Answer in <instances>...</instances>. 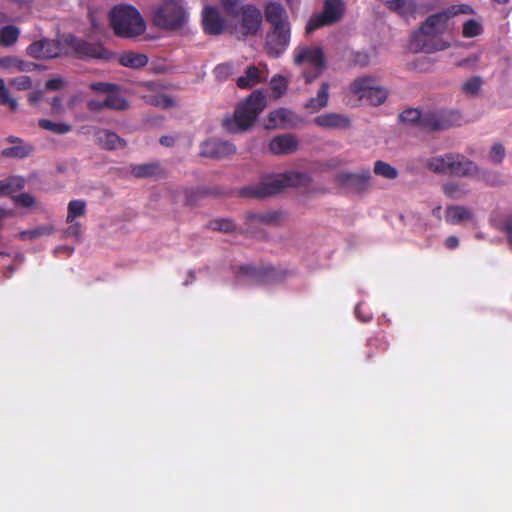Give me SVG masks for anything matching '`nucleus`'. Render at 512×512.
<instances>
[{
    "label": "nucleus",
    "mask_w": 512,
    "mask_h": 512,
    "mask_svg": "<svg viewBox=\"0 0 512 512\" xmlns=\"http://www.w3.org/2000/svg\"><path fill=\"white\" fill-rule=\"evenodd\" d=\"M450 17L451 14L448 11L430 15L420 28L412 34L411 49L415 52L432 53L448 48L449 44L443 41L441 35L446 30Z\"/></svg>",
    "instance_id": "1"
},
{
    "label": "nucleus",
    "mask_w": 512,
    "mask_h": 512,
    "mask_svg": "<svg viewBox=\"0 0 512 512\" xmlns=\"http://www.w3.org/2000/svg\"><path fill=\"white\" fill-rule=\"evenodd\" d=\"M226 16L235 22L229 25V33L239 40H245L249 36H255L262 25L263 15L254 4H241V0H235L232 8L221 4Z\"/></svg>",
    "instance_id": "2"
},
{
    "label": "nucleus",
    "mask_w": 512,
    "mask_h": 512,
    "mask_svg": "<svg viewBox=\"0 0 512 512\" xmlns=\"http://www.w3.org/2000/svg\"><path fill=\"white\" fill-rule=\"evenodd\" d=\"M266 107V97L262 91L256 90L234 111L232 117L222 121L223 128L229 133H239L251 128L259 114Z\"/></svg>",
    "instance_id": "3"
},
{
    "label": "nucleus",
    "mask_w": 512,
    "mask_h": 512,
    "mask_svg": "<svg viewBox=\"0 0 512 512\" xmlns=\"http://www.w3.org/2000/svg\"><path fill=\"white\" fill-rule=\"evenodd\" d=\"M109 20L115 35L121 38H135L146 30L143 17L131 5L113 7L109 13Z\"/></svg>",
    "instance_id": "4"
},
{
    "label": "nucleus",
    "mask_w": 512,
    "mask_h": 512,
    "mask_svg": "<svg viewBox=\"0 0 512 512\" xmlns=\"http://www.w3.org/2000/svg\"><path fill=\"white\" fill-rule=\"evenodd\" d=\"M189 20L184 0H163L152 9L153 24L163 30L182 29Z\"/></svg>",
    "instance_id": "5"
},
{
    "label": "nucleus",
    "mask_w": 512,
    "mask_h": 512,
    "mask_svg": "<svg viewBox=\"0 0 512 512\" xmlns=\"http://www.w3.org/2000/svg\"><path fill=\"white\" fill-rule=\"evenodd\" d=\"M305 175L288 172L264 178L260 183L244 187L240 195L246 198H265L280 193L284 188L296 186Z\"/></svg>",
    "instance_id": "6"
},
{
    "label": "nucleus",
    "mask_w": 512,
    "mask_h": 512,
    "mask_svg": "<svg viewBox=\"0 0 512 512\" xmlns=\"http://www.w3.org/2000/svg\"><path fill=\"white\" fill-rule=\"evenodd\" d=\"M293 57L296 65L306 63L311 67V70L303 72L306 83L313 82L326 67L324 51L320 46H297L293 51Z\"/></svg>",
    "instance_id": "7"
},
{
    "label": "nucleus",
    "mask_w": 512,
    "mask_h": 512,
    "mask_svg": "<svg viewBox=\"0 0 512 512\" xmlns=\"http://www.w3.org/2000/svg\"><path fill=\"white\" fill-rule=\"evenodd\" d=\"M63 44L69 48L71 54L82 60L86 59H102L111 58V52L107 50L101 43H92L84 39L78 38L72 34L63 37Z\"/></svg>",
    "instance_id": "8"
},
{
    "label": "nucleus",
    "mask_w": 512,
    "mask_h": 512,
    "mask_svg": "<svg viewBox=\"0 0 512 512\" xmlns=\"http://www.w3.org/2000/svg\"><path fill=\"white\" fill-rule=\"evenodd\" d=\"M345 13V3L342 0H325L323 10L319 14H314L306 25V33L330 26L339 22Z\"/></svg>",
    "instance_id": "9"
},
{
    "label": "nucleus",
    "mask_w": 512,
    "mask_h": 512,
    "mask_svg": "<svg viewBox=\"0 0 512 512\" xmlns=\"http://www.w3.org/2000/svg\"><path fill=\"white\" fill-rule=\"evenodd\" d=\"M350 89L359 99L366 100L374 106L384 103L388 96V91L383 87L377 86L375 79L369 76L355 79Z\"/></svg>",
    "instance_id": "10"
},
{
    "label": "nucleus",
    "mask_w": 512,
    "mask_h": 512,
    "mask_svg": "<svg viewBox=\"0 0 512 512\" xmlns=\"http://www.w3.org/2000/svg\"><path fill=\"white\" fill-rule=\"evenodd\" d=\"M461 114L456 110H434L424 112L422 130L428 132L442 131L459 125Z\"/></svg>",
    "instance_id": "11"
},
{
    "label": "nucleus",
    "mask_w": 512,
    "mask_h": 512,
    "mask_svg": "<svg viewBox=\"0 0 512 512\" xmlns=\"http://www.w3.org/2000/svg\"><path fill=\"white\" fill-rule=\"evenodd\" d=\"M291 26L271 27L265 38V51L270 57H280L288 48Z\"/></svg>",
    "instance_id": "12"
},
{
    "label": "nucleus",
    "mask_w": 512,
    "mask_h": 512,
    "mask_svg": "<svg viewBox=\"0 0 512 512\" xmlns=\"http://www.w3.org/2000/svg\"><path fill=\"white\" fill-rule=\"evenodd\" d=\"M64 46L65 45L63 44V39L55 40L49 38H42L31 43L26 48V53L28 56L34 59H52L62 54Z\"/></svg>",
    "instance_id": "13"
},
{
    "label": "nucleus",
    "mask_w": 512,
    "mask_h": 512,
    "mask_svg": "<svg viewBox=\"0 0 512 512\" xmlns=\"http://www.w3.org/2000/svg\"><path fill=\"white\" fill-rule=\"evenodd\" d=\"M202 28L205 34L209 36H218L229 31V25L222 16L219 9L215 6L207 5L202 10Z\"/></svg>",
    "instance_id": "14"
},
{
    "label": "nucleus",
    "mask_w": 512,
    "mask_h": 512,
    "mask_svg": "<svg viewBox=\"0 0 512 512\" xmlns=\"http://www.w3.org/2000/svg\"><path fill=\"white\" fill-rule=\"evenodd\" d=\"M371 179L369 170H363L358 173L341 172L335 176V183L343 188L354 192H364L368 189Z\"/></svg>",
    "instance_id": "15"
},
{
    "label": "nucleus",
    "mask_w": 512,
    "mask_h": 512,
    "mask_svg": "<svg viewBox=\"0 0 512 512\" xmlns=\"http://www.w3.org/2000/svg\"><path fill=\"white\" fill-rule=\"evenodd\" d=\"M303 123V119L291 110L281 107L268 115L267 128H295Z\"/></svg>",
    "instance_id": "16"
},
{
    "label": "nucleus",
    "mask_w": 512,
    "mask_h": 512,
    "mask_svg": "<svg viewBox=\"0 0 512 512\" xmlns=\"http://www.w3.org/2000/svg\"><path fill=\"white\" fill-rule=\"evenodd\" d=\"M201 155L213 159H223L236 153V147L229 141L210 139L201 145Z\"/></svg>",
    "instance_id": "17"
},
{
    "label": "nucleus",
    "mask_w": 512,
    "mask_h": 512,
    "mask_svg": "<svg viewBox=\"0 0 512 512\" xmlns=\"http://www.w3.org/2000/svg\"><path fill=\"white\" fill-rule=\"evenodd\" d=\"M264 16L271 27L291 26L285 7L279 2L267 3L264 8Z\"/></svg>",
    "instance_id": "18"
},
{
    "label": "nucleus",
    "mask_w": 512,
    "mask_h": 512,
    "mask_svg": "<svg viewBox=\"0 0 512 512\" xmlns=\"http://www.w3.org/2000/svg\"><path fill=\"white\" fill-rule=\"evenodd\" d=\"M241 271L245 275H250L261 283H270L284 278L285 273L273 266L254 268L251 266H242Z\"/></svg>",
    "instance_id": "19"
},
{
    "label": "nucleus",
    "mask_w": 512,
    "mask_h": 512,
    "mask_svg": "<svg viewBox=\"0 0 512 512\" xmlns=\"http://www.w3.org/2000/svg\"><path fill=\"white\" fill-rule=\"evenodd\" d=\"M455 158L453 166L450 167L449 175L458 177H470L478 172L477 165L462 154L453 153Z\"/></svg>",
    "instance_id": "20"
},
{
    "label": "nucleus",
    "mask_w": 512,
    "mask_h": 512,
    "mask_svg": "<svg viewBox=\"0 0 512 512\" xmlns=\"http://www.w3.org/2000/svg\"><path fill=\"white\" fill-rule=\"evenodd\" d=\"M298 141L292 134L278 135L269 143V150L275 155L290 154L297 149Z\"/></svg>",
    "instance_id": "21"
},
{
    "label": "nucleus",
    "mask_w": 512,
    "mask_h": 512,
    "mask_svg": "<svg viewBox=\"0 0 512 512\" xmlns=\"http://www.w3.org/2000/svg\"><path fill=\"white\" fill-rule=\"evenodd\" d=\"M314 123L317 126L326 129H347L351 126L350 119L346 115L339 113H326L319 115L314 118Z\"/></svg>",
    "instance_id": "22"
},
{
    "label": "nucleus",
    "mask_w": 512,
    "mask_h": 512,
    "mask_svg": "<svg viewBox=\"0 0 512 512\" xmlns=\"http://www.w3.org/2000/svg\"><path fill=\"white\" fill-rule=\"evenodd\" d=\"M95 139L97 145L105 150H116L126 146V141L123 138L108 129H98L95 132Z\"/></svg>",
    "instance_id": "23"
},
{
    "label": "nucleus",
    "mask_w": 512,
    "mask_h": 512,
    "mask_svg": "<svg viewBox=\"0 0 512 512\" xmlns=\"http://www.w3.org/2000/svg\"><path fill=\"white\" fill-rule=\"evenodd\" d=\"M384 4L390 11L403 17L414 16L417 10L415 0H386Z\"/></svg>",
    "instance_id": "24"
},
{
    "label": "nucleus",
    "mask_w": 512,
    "mask_h": 512,
    "mask_svg": "<svg viewBox=\"0 0 512 512\" xmlns=\"http://www.w3.org/2000/svg\"><path fill=\"white\" fill-rule=\"evenodd\" d=\"M454 159L453 153L434 156L428 159L427 167L434 173L449 175L450 167L453 166L452 161Z\"/></svg>",
    "instance_id": "25"
},
{
    "label": "nucleus",
    "mask_w": 512,
    "mask_h": 512,
    "mask_svg": "<svg viewBox=\"0 0 512 512\" xmlns=\"http://www.w3.org/2000/svg\"><path fill=\"white\" fill-rule=\"evenodd\" d=\"M329 88H330L329 83L323 82L318 90L316 97L310 98L306 102L305 108L312 113L318 112L322 108H325L328 104Z\"/></svg>",
    "instance_id": "26"
},
{
    "label": "nucleus",
    "mask_w": 512,
    "mask_h": 512,
    "mask_svg": "<svg viewBox=\"0 0 512 512\" xmlns=\"http://www.w3.org/2000/svg\"><path fill=\"white\" fill-rule=\"evenodd\" d=\"M472 216L471 210L464 206L450 205L446 208V222L452 225L460 224L465 220H470Z\"/></svg>",
    "instance_id": "27"
},
{
    "label": "nucleus",
    "mask_w": 512,
    "mask_h": 512,
    "mask_svg": "<svg viewBox=\"0 0 512 512\" xmlns=\"http://www.w3.org/2000/svg\"><path fill=\"white\" fill-rule=\"evenodd\" d=\"M119 63L124 67L140 69L147 65L148 57L142 53L127 51L119 55Z\"/></svg>",
    "instance_id": "28"
},
{
    "label": "nucleus",
    "mask_w": 512,
    "mask_h": 512,
    "mask_svg": "<svg viewBox=\"0 0 512 512\" xmlns=\"http://www.w3.org/2000/svg\"><path fill=\"white\" fill-rule=\"evenodd\" d=\"M131 173L136 178L157 177L162 174V169L158 162H151V163L132 165Z\"/></svg>",
    "instance_id": "29"
},
{
    "label": "nucleus",
    "mask_w": 512,
    "mask_h": 512,
    "mask_svg": "<svg viewBox=\"0 0 512 512\" xmlns=\"http://www.w3.org/2000/svg\"><path fill=\"white\" fill-rule=\"evenodd\" d=\"M261 71L254 65L247 67L245 74L237 79V86L242 89L250 88L262 82Z\"/></svg>",
    "instance_id": "30"
},
{
    "label": "nucleus",
    "mask_w": 512,
    "mask_h": 512,
    "mask_svg": "<svg viewBox=\"0 0 512 512\" xmlns=\"http://www.w3.org/2000/svg\"><path fill=\"white\" fill-rule=\"evenodd\" d=\"M20 30L14 25H6L0 29V45L2 47H11L19 39Z\"/></svg>",
    "instance_id": "31"
},
{
    "label": "nucleus",
    "mask_w": 512,
    "mask_h": 512,
    "mask_svg": "<svg viewBox=\"0 0 512 512\" xmlns=\"http://www.w3.org/2000/svg\"><path fill=\"white\" fill-rule=\"evenodd\" d=\"M86 213V202L84 200L75 199L68 203L66 222L72 223L77 217L84 216Z\"/></svg>",
    "instance_id": "32"
},
{
    "label": "nucleus",
    "mask_w": 512,
    "mask_h": 512,
    "mask_svg": "<svg viewBox=\"0 0 512 512\" xmlns=\"http://www.w3.org/2000/svg\"><path fill=\"white\" fill-rule=\"evenodd\" d=\"M248 222H258L267 225L276 224L281 219L280 212L249 213L246 216Z\"/></svg>",
    "instance_id": "33"
},
{
    "label": "nucleus",
    "mask_w": 512,
    "mask_h": 512,
    "mask_svg": "<svg viewBox=\"0 0 512 512\" xmlns=\"http://www.w3.org/2000/svg\"><path fill=\"white\" fill-rule=\"evenodd\" d=\"M373 171L377 176H381L389 180L396 179L399 174L396 168L382 160H377L374 163Z\"/></svg>",
    "instance_id": "34"
},
{
    "label": "nucleus",
    "mask_w": 512,
    "mask_h": 512,
    "mask_svg": "<svg viewBox=\"0 0 512 512\" xmlns=\"http://www.w3.org/2000/svg\"><path fill=\"white\" fill-rule=\"evenodd\" d=\"M33 152L31 145H17L3 149L2 155L7 158L23 159Z\"/></svg>",
    "instance_id": "35"
},
{
    "label": "nucleus",
    "mask_w": 512,
    "mask_h": 512,
    "mask_svg": "<svg viewBox=\"0 0 512 512\" xmlns=\"http://www.w3.org/2000/svg\"><path fill=\"white\" fill-rule=\"evenodd\" d=\"M106 109L124 111L129 108V102L122 96L111 92L104 100Z\"/></svg>",
    "instance_id": "36"
},
{
    "label": "nucleus",
    "mask_w": 512,
    "mask_h": 512,
    "mask_svg": "<svg viewBox=\"0 0 512 512\" xmlns=\"http://www.w3.org/2000/svg\"><path fill=\"white\" fill-rule=\"evenodd\" d=\"M38 125L44 130L51 131L60 135L66 134L72 129L71 125L67 123H55L48 119H40Z\"/></svg>",
    "instance_id": "37"
},
{
    "label": "nucleus",
    "mask_w": 512,
    "mask_h": 512,
    "mask_svg": "<svg viewBox=\"0 0 512 512\" xmlns=\"http://www.w3.org/2000/svg\"><path fill=\"white\" fill-rule=\"evenodd\" d=\"M423 117L424 113L415 108L406 109L399 114V119L401 122L416 124L420 129H422Z\"/></svg>",
    "instance_id": "38"
},
{
    "label": "nucleus",
    "mask_w": 512,
    "mask_h": 512,
    "mask_svg": "<svg viewBox=\"0 0 512 512\" xmlns=\"http://www.w3.org/2000/svg\"><path fill=\"white\" fill-rule=\"evenodd\" d=\"M0 184V195H5L21 190L24 187L25 180L21 177H10L4 181L0 180Z\"/></svg>",
    "instance_id": "39"
},
{
    "label": "nucleus",
    "mask_w": 512,
    "mask_h": 512,
    "mask_svg": "<svg viewBox=\"0 0 512 512\" xmlns=\"http://www.w3.org/2000/svg\"><path fill=\"white\" fill-rule=\"evenodd\" d=\"M270 88L275 98L282 97L288 88V80L282 75H274L270 81Z\"/></svg>",
    "instance_id": "40"
},
{
    "label": "nucleus",
    "mask_w": 512,
    "mask_h": 512,
    "mask_svg": "<svg viewBox=\"0 0 512 512\" xmlns=\"http://www.w3.org/2000/svg\"><path fill=\"white\" fill-rule=\"evenodd\" d=\"M482 32V24L475 19H469L463 24L462 35L465 38H474L479 36Z\"/></svg>",
    "instance_id": "41"
},
{
    "label": "nucleus",
    "mask_w": 512,
    "mask_h": 512,
    "mask_svg": "<svg viewBox=\"0 0 512 512\" xmlns=\"http://www.w3.org/2000/svg\"><path fill=\"white\" fill-rule=\"evenodd\" d=\"M146 103L155 106V107H161L164 109L170 108L174 105V100L164 94L160 95H148L144 97Z\"/></svg>",
    "instance_id": "42"
},
{
    "label": "nucleus",
    "mask_w": 512,
    "mask_h": 512,
    "mask_svg": "<svg viewBox=\"0 0 512 512\" xmlns=\"http://www.w3.org/2000/svg\"><path fill=\"white\" fill-rule=\"evenodd\" d=\"M208 227L214 231L230 233L236 230L233 220L228 218L216 219L210 221Z\"/></svg>",
    "instance_id": "43"
},
{
    "label": "nucleus",
    "mask_w": 512,
    "mask_h": 512,
    "mask_svg": "<svg viewBox=\"0 0 512 512\" xmlns=\"http://www.w3.org/2000/svg\"><path fill=\"white\" fill-rule=\"evenodd\" d=\"M53 231L52 227L49 226H41L31 230H25L18 234V238L21 240H32L43 235H49Z\"/></svg>",
    "instance_id": "44"
},
{
    "label": "nucleus",
    "mask_w": 512,
    "mask_h": 512,
    "mask_svg": "<svg viewBox=\"0 0 512 512\" xmlns=\"http://www.w3.org/2000/svg\"><path fill=\"white\" fill-rule=\"evenodd\" d=\"M0 105H7L11 111H16L18 102L10 96L9 90L5 86V82L0 78Z\"/></svg>",
    "instance_id": "45"
},
{
    "label": "nucleus",
    "mask_w": 512,
    "mask_h": 512,
    "mask_svg": "<svg viewBox=\"0 0 512 512\" xmlns=\"http://www.w3.org/2000/svg\"><path fill=\"white\" fill-rule=\"evenodd\" d=\"M443 191L446 196L452 199H459L466 194V191L461 185L453 182L444 184Z\"/></svg>",
    "instance_id": "46"
},
{
    "label": "nucleus",
    "mask_w": 512,
    "mask_h": 512,
    "mask_svg": "<svg viewBox=\"0 0 512 512\" xmlns=\"http://www.w3.org/2000/svg\"><path fill=\"white\" fill-rule=\"evenodd\" d=\"M369 61H370V57H369L368 53L363 52V51H353V52H351L350 57H349V62L353 66L364 67L369 64Z\"/></svg>",
    "instance_id": "47"
},
{
    "label": "nucleus",
    "mask_w": 512,
    "mask_h": 512,
    "mask_svg": "<svg viewBox=\"0 0 512 512\" xmlns=\"http://www.w3.org/2000/svg\"><path fill=\"white\" fill-rule=\"evenodd\" d=\"M10 85L19 91L30 89L32 80L29 76L21 75L10 80Z\"/></svg>",
    "instance_id": "48"
},
{
    "label": "nucleus",
    "mask_w": 512,
    "mask_h": 512,
    "mask_svg": "<svg viewBox=\"0 0 512 512\" xmlns=\"http://www.w3.org/2000/svg\"><path fill=\"white\" fill-rule=\"evenodd\" d=\"M482 81L479 77H472L463 84V91L466 94L475 95L481 88Z\"/></svg>",
    "instance_id": "49"
},
{
    "label": "nucleus",
    "mask_w": 512,
    "mask_h": 512,
    "mask_svg": "<svg viewBox=\"0 0 512 512\" xmlns=\"http://www.w3.org/2000/svg\"><path fill=\"white\" fill-rule=\"evenodd\" d=\"M90 89L95 92L106 93L109 95L111 92L117 91L118 86L107 82H93L90 84Z\"/></svg>",
    "instance_id": "50"
},
{
    "label": "nucleus",
    "mask_w": 512,
    "mask_h": 512,
    "mask_svg": "<svg viewBox=\"0 0 512 512\" xmlns=\"http://www.w3.org/2000/svg\"><path fill=\"white\" fill-rule=\"evenodd\" d=\"M489 157L494 163H501L505 157V149L503 145L495 143L489 152Z\"/></svg>",
    "instance_id": "51"
},
{
    "label": "nucleus",
    "mask_w": 512,
    "mask_h": 512,
    "mask_svg": "<svg viewBox=\"0 0 512 512\" xmlns=\"http://www.w3.org/2000/svg\"><path fill=\"white\" fill-rule=\"evenodd\" d=\"M15 201L23 207H31L35 203V199L29 193H21L15 197Z\"/></svg>",
    "instance_id": "52"
},
{
    "label": "nucleus",
    "mask_w": 512,
    "mask_h": 512,
    "mask_svg": "<svg viewBox=\"0 0 512 512\" xmlns=\"http://www.w3.org/2000/svg\"><path fill=\"white\" fill-rule=\"evenodd\" d=\"M16 61H17V63L15 66V71L30 72V71L35 70L37 67V64H35L33 62L23 61V60L19 59L18 57L16 58Z\"/></svg>",
    "instance_id": "53"
},
{
    "label": "nucleus",
    "mask_w": 512,
    "mask_h": 512,
    "mask_svg": "<svg viewBox=\"0 0 512 512\" xmlns=\"http://www.w3.org/2000/svg\"><path fill=\"white\" fill-rule=\"evenodd\" d=\"M16 58V56L0 57V67L10 71L15 70V66L17 63Z\"/></svg>",
    "instance_id": "54"
},
{
    "label": "nucleus",
    "mask_w": 512,
    "mask_h": 512,
    "mask_svg": "<svg viewBox=\"0 0 512 512\" xmlns=\"http://www.w3.org/2000/svg\"><path fill=\"white\" fill-rule=\"evenodd\" d=\"M502 230L505 232L507 241L512 249V216L504 220Z\"/></svg>",
    "instance_id": "55"
},
{
    "label": "nucleus",
    "mask_w": 512,
    "mask_h": 512,
    "mask_svg": "<svg viewBox=\"0 0 512 512\" xmlns=\"http://www.w3.org/2000/svg\"><path fill=\"white\" fill-rule=\"evenodd\" d=\"M69 226L67 227L65 234L69 237H75L78 238L81 234V226L77 222L68 223Z\"/></svg>",
    "instance_id": "56"
},
{
    "label": "nucleus",
    "mask_w": 512,
    "mask_h": 512,
    "mask_svg": "<svg viewBox=\"0 0 512 512\" xmlns=\"http://www.w3.org/2000/svg\"><path fill=\"white\" fill-rule=\"evenodd\" d=\"M87 108L88 110L92 111V112H99L103 109H106V105H104V100L103 101H99V100H88L87 101Z\"/></svg>",
    "instance_id": "57"
},
{
    "label": "nucleus",
    "mask_w": 512,
    "mask_h": 512,
    "mask_svg": "<svg viewBox=\"0 0 512 512\" xmlns=\"http://www.w3.org/2000/svg\"><path fill=\"white\" fill-rule=\"evenodd\" d=\"M45 86L49 90H59L63 87V81L60 78H52L46 82Z\"/></svg>",
    "instance_id": "58"
},
{
    "label": "nucleus",
    "mask_w": 512,
    "mask_h": 512,
    "mask_svg": "<svg viewBox=\"0 0 512 512\" xmlns=\"http://www.w3.org/2000/svg\"><path fill=\"white\" fill-rule=\"evenodd\" d=\"M43 97V93L40 90L33 91L29 94L28 102L31 105H36Z\"/></svg>",
    "instance_id": "59"
},
{
    "label": "nucleus",
    "mask_w": 512,
    "mask_h": 512,
    "mask_svg": "<svg viewBox=\"0 0 512 512\" xmlns=\"http://www.w3.org/2000/svg\"><path fill=\"white\" fill-rule=\"evenodd\" d=\"M459 245V240L456 236H449L445 241L446 248L453 250Z\"/></svg>",
    "instance_id": "60"
},
{
    "label": "nucleus",
    "mask_w": 512,
    "mask_h": 512,
    "mask_svg": "<svg viewBox=\"0 0 512 512\" xmlns=\"http://www.w3.org/2000/svg\"><path fill=\"white\" fill-rule=\"evenodd\" d=\"M455 13L473 14L474 10L470 5L463 4L458 7V10Z\"/></svg>",
    "instance_id": "61"
},
{
    "label": "nucleus",
    "mask_w": 512,
    "mask_h": 512,
    "mask_svg": "<svg viewBox=\"0 0 512 512\" xmlns=\"http://www.w3.org/2000/svg\"><path fill=\"white\" fill-rule=\"evenodd\" d=\"M159 142L164 146H172L174 143V139L170 136H162Z\"/></svg>",
    "instance_id": "62"
},
{
    "label": "nucleus",
    "mask_w": 512,
    "mask_h": 512,
    "mask_svg": "<svg viewBox=\"0 0 512 512\" xmlns=\"http://www.w3.org/2000/svg\"><path fill=\"white\" fill-rule=\"evenodd\" d=\"M6 141L9 142V143H22L23 140L19 137H16V136H9L6 138Z\"/></svg>",
    "instance_id": "63"
},
{
    "label": "nucleus",
    "mask_w": 512,
    "mask_h": 512,
    "mask_svg": "<svg viewBox=\"0 0 512 512\" xmlns=\"http://www.w3.org/2000/svg\"><path fill=\"white\" fill-rule=\"evenodd\" d=\"M228 68H229V66H228V65H225V64L218 65V66L215 68V73H216V74L222 73L223 71L228 70Z\"/></svg>",
    "instance_id": "64"
}]
</instances>
